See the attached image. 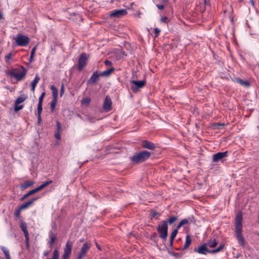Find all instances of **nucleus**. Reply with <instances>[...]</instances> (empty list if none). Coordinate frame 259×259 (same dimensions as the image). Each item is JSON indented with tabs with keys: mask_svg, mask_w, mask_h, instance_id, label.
Masks as SVG:
<instances>
[{
	"mask_svg": "<svg viewBox=\"0 0 259 259\" xmlns=\"http://www.w3.org/2000/svg\"><path fill=\"white\" fill-rule=\"evenodd\" d=\"M242 213L239 212L236 216L235 219V232L236 239L239 244L241 246L245 245V239L242 235Z\"/></svg>",
	"mask_w": 259,
	"mask_h": 259,
	"instance_id": "nucleus-1",
	"label": "nucleus"
},
{
	"mask_svg": "<svg viewBox=\"0 0 259 259\" xmlns=\"http://www.w3.org/2000/svg\"><path fill=\"white\" fill-rule=\"evenodd\" d=\"M27 72L26 68L23 66H19L17 68L12 69L8 74L14 77L17 81L24 79Z\"/></svg>",
	"mask_w": 259,
	"mask_h": 259,
	"instance_id": "nucleus-2",
	"label": "nucleus"
},
{
	"mask_svg": "<svg viewBox=\"0 0 259 259\" xmlns=\"http://www.w3.org/2000/svg\"><path fill=\"white\" fill-rule=\"evenodd\" d=\"M151 156L149 151L143 150L135 153L130 157L131 161L134 164H139L146 161Z\"/></svg>",
	"mask_w": 259,
	"mask_h": 259,
	"instance_id": "nucleus-3",
	"label": "nucleus"
},
{
	"mask_svg": "<svg viewBox=\"0 0 259 259\" xmlns=\"http://www.w3.org/2000/svg\"><path fill=\"white\" fill-rule=\"evenodd\" d=\"M224 247V244H221L219 247L215 249L209 250L207 247L206 244L204 243L201 246H199L198 248L194 249V251L201 254L206 255L207 253H216L221 251Z\"/></svg>",
	"mask_w": 259,
	"mask_h": 259,
	"instance_id": "nucleus-4",
	"label": "nucleus"
},
{
	"mask_svg": "<svg viewBox=\"0 0 259 259\" xmlns=\"http://www.w3.org/2000/svg\"><path fill=\"white\" fill-rule=\"evenodd\" d=\"M157 232L159 237L163 240H166L167 237L168 225L166 221H163L157 227Z\"/></svg>",
	"mask_w": 259,
	"mask_h": 259,
	"instance_id": "nucleus-5",
	"label": "nucleus"
},
{
	"mask_svg": "<svg viewBox=\"0 0 259 259\" xmlns=\"http://www.w3.org/2000/svg\"><path fill=\"white\" fill-rule=\"evenodd\" d=\"M15 41L19 46L26 47L29 44L30 39L26 35L18 34L15 38Z\"/></svg>",
	"mask_w": 259,
	"mask_h": 259,
	"instance_id": "nucleus-6",
	"label": "nucleus"
},
{
	"mask_svg": "<svg viewBox=\"0 0 259 259\" xmlns=\"http://www.w3.org/2000/svg\"><path fill=\"white\" fill-rule=\"evenodd\" d=\"M130 83L132 84L131 90L134 93H137L139 89L143 88L145 86L146 81L132 80L130 81Z\"/></svg>",
	"mask_w": 259,
	"mask_h": 259,
	"instance_id": "nucleus-7",
	"label": "nucleus"
},
{
	"mask_svg": "<svg viewBox=\"0 0 259 259\" xmlns=\"http://www.w3.org/2000/svg\"><path fill=\"white\" fill-rule=\"evenodd\" d=\"M127 13L126 9H116L109 12V16L111 18H119Z\"/></svg>",
	"mask_w": 259,
	"mask_h": 259,
	"instance_id": "nucleus-8",
	"label": "nucleus"
},
{
	"mask_svg": "<svg viewBox=\"0 0 259 259\" xmlns=\"http://www.w3.org/2000/svg\"><path fill=\"white\" fill-rule=\"evenodd\" d=\"M91 246L90 242H87L84 243L81 247L76 259H82L86 255L89 250L91 248Z\"/></svg>",
	"mask_w": 259,
	"mask_h": 259,
	"instance_id": "nucleus-9",
	"label": "nucleus"
},
{
	"mask_svg": "<svg viewBox=\"0 0 259 259\" xmlns=\"http://www.w3.org/2000/svg\"><path fill=\"white\" fill-rule=\"evenodd\" d=\"M73 243L71 242L67 241L64 249V253L62 259H69L71 253Z\"/></svg>",
	"mask_w": 259,
	"mask_h": 259,
	"instance_id": "nucleus-10",
	"label": "nucleus"
},
{
	"mask_svg": "<svg viewBox=\"0 0 259 259\" xmlns=\"http://www.w3.org/2000/svg\"><path fill=\"white\" fill-rule=\"evenodd\" d=\"M87 60V54L85 53H81L78 59V70L79 71H81L86 65Z\"/></svg>",
	"mask_w": 259,
	"mask_h": 259,
	"instance_id": "nucleus-11",
	"label": "nucleus"
},
{
	"mask_svg": "<svg viewBox=\"0 0 259 259\" xmlns=\"http://www.w3.org/2000/svg\"><path fill=\"white\" fill-rule=\"evenodd\" d=\"M103 108L106 112L112 109V101L109 96H106L103 104Z\"/></svg>",
	"mask_w": 259,
	"mask_h": 259,
	"instance_id": "nucleus-12",
	"label": "nucleus"
},
{
	"mask_svg": "<svg viewBox=\"0 0 259 259\" xmlns=\"http://www.w3.org/2000/svg\"><path fill=\"white\" fill-rule=\"evenodd\" d=\"M228 156V152H218L214 154L212 156V161L214 162H217L221 160L223 158Z\"/></svg>",
	"mask_w": 259,
	"mask_h": 259,
	"instance_id": "nucleus-13",
	"label": "nucleus"
},
{
	"mask_svg": "<svg viewBox=\"0 0 259 259\" xmlns=\"http://www.w3.org/2000/svg\"><path fill=\"white\" fill-rule=\"evenodd\" d=\"M38 197H34L31 199V200H29L27 202H26L21 205L18 207L21 210H24L27 208H28L29 207H30L35 201H36L38 199Z\"/></svg>",
	"mask_w": 259,
	"mask_h": 259,
	"instance_id": "nucleus-14",
	"label": "nucleus"
},
{
	"mask_svg": "<svg viewBox=\"0 0 259 259\" xmlns=\"http://www.w3.org/2000/svg\"><path fill=\"white\" fill-rule=\"evenodd\" d=\"M100 76H101L100 74H99L97 71L94 72L92 75L88 80L87 83L92 84H95L99 80Z\"/></svg>",
	"mask_w": 259,
	"mask_h": 259,
	"instance_id": "nucleus-15",
	"label": "nucleus"
},
{
	"mask_svg": "<svg viewBox=\"0 0 259 259\" xmlns=\"http://www.w3.org/2000/svg\"><path fill=\"white\" fill-rule=\"evenodd\" d=\"M141 145L143 148L149 150H154L155 148L154 144L148 140H143Z\"/></svg>",
	"mask_w": 259,
	"mask_h": 259,
	"instance_id": "nucleus-16",
	"label": "nucleus"
},
{
	"mask_svg": "<svg viewBox=\"0 0 259 259\" xmlns=\"http://www.w3.org/2000/svg\"><path fill=\"white\" fill-rule=\"evenodd\" d=\"M232 80L234 82H237L243 87H248L250 85L248 81H244L238 77H235Z\"/></svg>",
	"mask_w": 259,
	"mask_h": 259,
	"instance_id": "nucleus-17",
	"label": "nucleus"
},
{
	"mask_svg": "<svg viewBox=\"0 0 259 259\" xmlns=\"http://www.w3.org/2000/svg\"><path fill=\"white\" fill-rule=\"evenodd\" d=\"M40 80V77L38 74L35 75L34 79L32 80L31 83V90L32 92H34L35 88L37 85V84Z\"/></svg>",
	"mask_w": 259,
	"mask_h": 259,
	"instance_id": "nucleus-18",
	"label": "nucleus"
},
{
	"mask_svg": "<svg viewBox=\"0 0 259 259\" xmlns=\"http://www.w3.org/2000/svg\"><path fill=\"white\" fill-rule=\"evenodd\" d=\"M49 238L50 239V241L48 242V244L49 246L52 247L54 244L55 241L57 239L56 234L53 233L52 231H50L49 232Z\"/></svg>",
	"mask_w": 259,
	"mask_h": 259,
	"instance_id": "nucleus-19",
	"label": "nucleus"
},
{
	"mask_svg": "<svg viewBox=\"0 0 259 259\" xmlns=\"http://www.w3.org/2000/svg\"><path fill=\"white\" fill-rule=\"evenodd\" d=\"M34 182L33 181H26L20 185V188L22 190H25L28 188L31 187L34 184Z\"/></svg>",
	"mask_w": 259,
	"mask_h": 259,
	"instance_id": "nucleus-20",
	"label": "nucleus"
},
{
	"mask_svg": "<svg viewBox=\"0 0 259 259\" xmlns=\"http://www.w3.org/2000/svg\"><path fill=\"white\" fill-rule=\"evenodd\" d=\"M207 246H208L209 247L213 248L215 247L217 244L218 242L215 238H211L209 239L207 242L206 243Z\"/></svg>",
	"mask_w": 259,
	"mask_h": 259,
	"instance_id": "nucleus-21",
	"label": "nucleus"
},
{
	"mask_svg": "<svg viewBox=\"0 0 259 259\" xmlns=\"http://www.w3.org/2000/svg\"><path fill=\"white\" fill-rule=\"evenodd\" d=\"M20 228L22 230V231L23 232L24 236H26L27 235H29L27 229V224L24 221H21L20 224Z\"/></svg>",
	"mask_w": 259,
	"mask_h": 259,
	"instance_id": "nucleus-22",
	"label": "nucleus"
},
{
	"mask_svg": "<svg viewBox=\"0 0 259 259\" xmlns=\"http://www.w3.org/2000/svg\"><path fill=\"white\" fill-rule=\"evenodd\" d=\"M50 89L52 92L53 99L58 100V89L54 85H52L50 87Z\"/></svg>",
	"mask_w": 259,
	"mask_h": 259,
	"instance_id": "nucleus-23",
	"label": "nucleus"
},
{
	"mask_svg": "<svg viewBox=\"0 0 259 259\" xmlns=\"http://www.w3.org/2000/svg\"><path fill=\"white\" fill-rule=\"evenodd\" d=\"M27 99V96L25 95H20L18 98L15 100V105H17L23 102Z\"/></svg>",
	"mask_w": 259,
	"mask_h": 259,
	"instance_id": "nucleus-24",
	"label": "nucleus"
},
{
	"mask_svg": "<svg viewBox=\"0 0 259 259\" xmlns=\"http://www.w3.org/2000/svg\"><path fill=\"white\" fill-rule=\"evenodd\" d=\"M191 241H192V240H191V238L189 234H187L186 236V241H185V245L183 248V250H186L188 248V247L190 246V245L191 243Z\"/></svg>",
	"mask_w": 259,
	"mask_h": 259,
	"instance_id": "nucleus-25",
	"label": "nucleus"
},
{
	"mask_svg": "<svg viewBox=\"0 0 259 259\" xmlns=\"http://www.w3.org/2000/svg\"><path fill=\"white\" fill-rule=\"evenodd\" d=\"M46 95V93L43 92L41 93V95L40 96L39 98V101L37 105V109H42V102L44 98Z\"/></svg>",
	"mask_w": 259,
	"mask_h": 259,
	"instance_id": "nucleus-26",
	"label": "nucleus"
},
{
	"mask_svg": "<svg viewBox=\"0 0 259 259\" xmlns=\"http://www.w3.org/2000/svg\"><path fill=\"white\" fill-rule=\"evenodd\" d=\"M114 68H111L110 69H108L105 71H104L103 72H101L100 74L101 76H108L113 71H114Z\"/></svg>",
	"mask_w": 259,
	"mask_h": 259,
	"instance_id": "nucleus-27",
	"label": "nucleus"
},
{
	"mask_svg": "<svg viewBox=\"0 0 259 259\" xmlns=\"http://www.w3.org/2000/svg\"><path fill=\"white\" fill-rule=\"evenodd\" d=\"M35 192L34 190V189H32L30 191H29L28 192H27L26 194H25V195H24L21 198H20V200L21 201H23L24 200H25L26 198H27V197H28L29 196L31 195H33L34 194H35Z\"/></svg>",
	"mask_w": 259,
	"mask_h": 259,
	"instance_id": "nucleus-28",
	"label": "nucleus"
},
{
	"mask_svg": "<svg viewBox=\"0 0 259 259\" xmlns=\"http://www.w3.org/2000/svg\"><path fill=\"white\" fill-rule=\"evenodd\" d=\"M178 219V217L177 216H172L171 217H169L167 221V224L168 223L169 225H172L174 224L177 220Z\"/></svg>",
	"mask_w": 259,
	"mask_h": 259,
	"instance_id": "nucleus-29",
	"label": "nucleus"
},
{
	"mask_svg": "<svg viewBox=\"0 0 259 259\" xmlns=\"http://www.w3.org/2000/svg\"><path fill=\"white\" fill-rule=\"evenodd\" d=\"M188 221L186 219H183L181 221V222L179 223L178 226H177V229H179L181 227H182L184 225H186L188 224Z\"/></svg>",
	"mask_w": 259,
	"mask_h": 259,
	"instance_id": "nucleus-30",
	"label": "nucleus"
},
{
	"mask_svg": "<svg viewBox=\"0 0 259 259\" xmlns=\"http://www.w3.org/2000/svg\"><path fill=\"white\" fill-rule=\"evenodd\" d=\"M58 100L53 99L52 101L51 102L50 104V109L51 110L52 112H53L54 110L57 102Z\"/></svg>",
	"mask_w": 259,
	"mask_h": 259,
	"instance_id": "nucleus-31",
	"label": "nucleus"
},
{
	"mask_svg": "<svg viewBox=\"0 0 259 259\" xmlns=\"http://www.w3.org/2000/svg\"><path fill=\"white\" fill-rule=\"evenodd\" d=\"M21 211L22 210L19 207H18L17 209H16V210L14 212V215H15V218L20 219Z\"/></svg>",
	"mask_w": 259,
	"mask_h": 259,
	"instance_id": "nucleus-32",
	"label": "nucleus"
},
{
	"mask_svg": "<svg viewBox=\"0 0 259 259\" xmlns=\"http://www.w3.org/2000/svg\"><path fill=\"white\" fill-rule=\"evenodd\" d=\"M13 56V54L12 52L9 53L7 55H6L5 57L6 62L7 64H9V61L12 58Z\"/></svg>",
	"mask_w": 259,
	"mask_h": 259,
	"instance_id": "nucleus-33",
	"label": "nucleus"
},
{
	"mask_svg": "<svg viewBox=\"0 0 259 259\" xmlns=\"http://www.w3.org/2000/svg\"><path fill=\"white\" fill-rule=\"evenodd\" d=\"M42 109H37V119L38 123L40 124L41 122V113Z\"/></svg>",
	"mask_w": 259,
	"mask_h": 259,
	"instance_id": "nucleus-34",
	"label": "nucleus"
},
{
	"mask_svg": "<svg viewBox=\"0 0 259 259\" xmlns=\"http://www.w3.org/2000/svg\"><path fill=\"white\" fill-rule=\"evenodd\" d=\"M91 102V99L90 98H83L81 101V103L84 105H89Z\"/></svg>",
	"mask_w": 259,
	"mask_h": 259,
	"instance_id": "nucleus-35",
	"label": "nucleus"
},
{
	"mask_svg": "<svg viewBox=\"0 0 259 259\" xmlns=\"http://www.w3.org/2000/svg\"><path fill=\"white\" fill-rule=\"evenodd\" d=\"M61 131V124L59 121H57L56 122V132H60Z\"/></svg>",
	"mask_w": 259,
	"mask_h": 259,
	"instance_id": "nucleus-36",
	"label": "nucleus"
},
{
	"mask_svg": "<svg viewBox=\"0 0 259 259\" xmlns=\"http://www.w3.org/2000/svg\"><path fill=\"white\" fill-rule=\"evenodd\" d=\"M1 249L4 253L5 255L10 253L9 250L5 246H1Z\"/></svg>",
	"mask_w": 259,
	"mask_h": 259,
	"instance_id": "nucleus-37",
	"label": "nucleus"
},
{
	"mask_svg": "<svg viewBox=\"0 0 259 259\" xmlns=\"http://www.w3.org/2000/svg\"><path fill=\"white\" fill-rule=\"evenodd\" d=\"M23 108V105H15L14 110L15 112H18Z\"/></svg>",
	"mask_w": 259,
	"mask_h": 259,
	"instance_id": "nucleus-38",
	"label": "nucleus"
},
{
	"mask_svg": "<svg viewBox=\"0 0 259 259\" xmlns=\"http://www.w3.org/2000/svg\"><path fill=\"white\" fill-rule=\"evenodd\" d=\"M172 256H175L176 257H181L182 254L180 253L176 252H171L170 253Z\"/></svg>",
	"mask_w": 259,
	"mask_h": 259,
	"instance_id": "nucleus-39",
	"label": "nucleus"
},
{
	"mask_svg": "<svg viewBox=\"0 0 259 259\" xmlns=\"http://www.w3.org/2000/svg\"><path fill=\"white\" fill-rule=\"evenodd\" d=\"M160 32V30L158 28H155L154 29V34L155 37H158Z\"/></svg>",
	"mask_w": 259,
	"mask_h": 259,
	"instance_id": "nucleus-40",
	"label": "nucleus"
},
{
	"mask_svg": "<svg viewBox=\"0 0 259 259\" xmlns=\"http://www.w3.org/2000/svg\"><path fill=\"white\" fill-rule=\"evenodd\" d=\"M25 243H26V248H28L29 247V235H27L26 236H25Z\"/></svg>",
	"mask_w": 259,
	"mask_h": 259,
	"instance_id": "nucleus-41",
	"label": "nucleus"
},
{
	"mask_svg": "<svg viewBox=\"0 0 259 259\" xmlns=\"http://www.w3.org/2000/svg\"><path fill=\"white\" fill-rule=\"evenodd\" d=\"M178 230L179 229H177V228H176V229H175L171 233V236H172V237H176V236H177V234H178Z\"/></svg>",
	"mask_w": 259,
	"mask_h": 259,
	"instance_id": "nucleus-42",
	"label": "nucleus"
},
{
	"mask_svg": "<svg viewBox=\"0 0 259 259\" xmlns=\"http://www.w3.org/2000/svg\"><path fill=\"white\" fill-rule=\"evenodd\" d=\"M44 188L42 187V186L41 185H40L39 186H38V187L37 188H35V189H33L35 193L40 190H41L42 189H43Z\"/></svg>",
	"mask_w": 259,
	"mask_h": 259,
	"instance_id": "nucleus-43",
	"label": "nucleus"
},
{
	"mask_svg": "<svg viewBox=\"0 0 259 259\" xmlns=\"http://www.w3.org/2000/svg\"><path fill=\"white\" fill-rule=\"evenodd\" d=\"M64 93V84H62L61 90H60V96L62 97Z\"/></svg>",
	"mask_w": 259,
	"mask_h": 259,
	"instance_id": "nucleus-44",
	"label": "nucleus"
},
{
	"mask_svg": "<svg viewBox=\"0 0 259 259\" xmlns=\"http://www.w3.org/2000/svg\"><path fill=\"white\" fill-rule=\"evenodd\" d=\"M60 133V132H56L55 134V137L58 140L61 139V135Z\"/></svg>",
	"mask_w": 259,
	"mask_h": 259,
	"instance_id": "nucleus-45",
	"label": "nucleus"
},
{
	"mask_svg": "<svg viewBox=\"0 0 259 259\" xmlns=\"http://www.w3.org/2000/svg\"><path fill=\"white\" fill-rule=\"evenodd\" d=\"M167 20V17L165 16L161 18V22L162 23H167L166 20Z\"/></svg>",
	"mask_w": 259,
	"mask_h": 259,
	"instance_id": "nucleus-46",
	"label": "nucleus"
},
{
	"mask_svg": "<svg viewBox=\"0 0 259 259\" xmlns=\"http://www.w3.org/2000/svg\"><path fill=\"white\" fill-rule=\"evenodd\" d=\"M156 7L159 10H163L164 8V6L163 5L157 4Z\"/></svg>",
	"mask_w": 259,
	"mask_h": 259,
	"instance_id": "nucleus-47",
	"label": "nucleus"
},
{
	"mask_svg": "<svg viewBox=\"0 0 259 259\" xmlns=\"http://www.w3.org/2000/svg\"><path fill=\"white\" fill-rule=\"evenodd\" d=\"M104 63L106 66H111L112 65L111 62L109 60H105Z\"/></svg>",
	"mask_w": 259,
	"mask_h": 259,
	"instance_id": "nucleus-48",
	"label": "nucleus"
},
{
	"mask_svg": "<svg viewBox=\"0 0 259 259\" xmlns=\"http://www.w3.org/2000/svg\"><path fill=\"white\" fill-rule=\"evenodd\" d=\"M35 50H36V47H34L32 50H31V56H34V54H35Z\"/></svg>",
	"mask_w": 259,
	"mask_h": 259,
	"instance_id": "nucleus-49",
	"label": "nucleus"
},
{
	"mask_svg": "<svg viewBox=\"0 0 259 259\" xmlns=\"http://www.w3.org/2000/svg\"><path fill=\"white\" fill-rule=\"evenodd\" d=\"M53 181L52 180L48 181L45 182H44L46 186L49 185L50 184H52Z\"/></svg>",
	"mask_w": 259,
	"mask_h": 259,
	"instance_id": "nucleus-50",
	"label": "nucleus"
},
{
	"mask_svg": "<svg viewBox=\"0 0 259 259\" xmlns=\"http://www.w3.org/2000/svg\"><path fill=\"white\" fill-rule=\"evenodd\" d=\"M49 253V251H44V252H43V255H44V256H47L48 255Z\"/></svg>",
	"mask_w": 259,
	"mask_h": 259,
	"instance_id": "nucleus-51",
	"label": "nucleus"
},
{
	"mask_svg": "<svg viewBox=\"0 0 259 259\" xmlns=\"http://www.w3.org/2000/svg\"><path fill=\"white\" fill-rule=\"evenodd\" d=\"M249 3L254 7V3L253 0H250Z\"/></svg>",
	"mask_w": 259,
	"mask_h": 259,
	"instance_id": "nucleus-52",
	"label": "nucleus"
},
{
	"mask_svg": "<svg viewBox=\"0 0 259 259\" xmlns=\"http://www.w3.org/2000/svg\"><path fill=\"white\" fill-rule=\"evenodd\" d=\"M5 256H6V259H11V256H10V253L5 255Z\"/></svg>",
	"mask_w": 259,
	"mask_h": 259,
	"instance_id": "nucleus-53",
	"label": "nucleus"
},
{
	"mask_svg": "<svg viewBox=\"0 0 259 259\" xmlns=\"http://www.w3.org/2000/svg\"><path fill=\"white\" fill-rule=\"evenodd\" d=\"M33 58H34V56H31V55H30V58H29V62H31L33 61Z\"/></svg>",
	"mask_w": 259,
	"mask_h": 259,
	"instance_id": "nucleus-54",
	"label": "nucleus"
},
{
	"mask_svg": "<svg viewBox=\"0 0 259 259\" xmlns=\"http://www.w3.org/2000/svg\"><path fill=\"white\" fill-rule=\"evenodd\" d=\"M175 237H172L170 235L169 241H174V240L175 239Z\"/></svg>",
	"mask_w": 259,
	"mask_h": 259,
	"instance_id": "nucleus-55",
	"label": "nucleus"
},
{
	"mask_svg": "<svg viewBox=\"0 0 259 259\" xmlns=\"http://www.w3.org/2000/svg\"><path fill=\"white\" fill-rule=\"evenodd\" d=\"M175 237H172L170 235L169 241H174V240L175 239Z\"/></svg>",
	"mask_w": 259,
	"mask_h": 259,
	"instance_id": "nucleus-56",
	"label": "nucleus"
},
{
	"mask_svg": "<svg viewBox=\"0 0 259 259\" xmlns=\"http://www.w3.org/2000/svg\"><path fill=\"white\" fill-rule=\"evenodd\" d=\"M4 18L3 14L1 12H0V20H2Z\"/></svg>",
	"mask_w": 259,
	"mask_h": 259,
	"instance_id": "nucleus-57",
	"label": "nucleus"
},
{
	"mask_svg": "<svg viewBox=\"0 0 259 259\" xmlns=\"http://www.w3.org/2000/svg\"><path fill=\"white\" fill-rule=\"evenodd\" d=\"M158 214V212H154L153 213V217H155L156 215H157Z\"/></svg>",
	"mask_w": 259,
	"mask_h": 259,
	"instance_id": "nucleus-58",
	"label": "nucleus"
},
{
	"mask_svg": "<svg viewBox=\"0 0 259 259\" xmlns=\"http://www.w3.org/2000/svg\"><path fill=\"white\" fill-rule=\"evenodd\" d=\"M169 244H170V246H172V245H173V241H169Z\"/></svg>",
	"mask_w": 259,
	"mask_h": 259,
	"instance_id": "nucleus-59",
	"label": "nucleus"
},
{
	"mask_svg": "<svg viewBox=\"0 0 259 259\" xmlns=\"http://www.w3.org/2000/svg\"><path fill=\"white\" fill-rule=\"evenodd\" d=\"M41 185L42 186V187H43V188H45L46 187H47V186H46V185L45 184V183H42V184H41Z\"/></svg>",
	"mask_w": 259,
	"mask_h": 259,
	"instance_id": "nucleus-60",
	"label": "nucleus"
},
{
	"mask_svg": "<svg viewBox=\"0 0 259 259\" xmlns=\"http://www.w3.org/2000/svg\"><path fill=\"white\" fill-rule=\"evenodd\" d=\"M97 248L100 249V248H99V246H97Z\"/></svg>",
	"mask_w": 259,
	"mask_h": 259,
	"instance_id": "nucleus-61",
	"label": "nucleus"
},
{
	"mask_svg": "<svg viewBox=\"0 0 259 259\" xmlns=\"http://www.w3.org/2000/svg\"><path fill=\"white\" fill-rule=\"evenodd\" d=\"M97 248L100 249V248H99V246H97Z\"/></svg>",
	"mask_w": 259,
	"mask_h": 259,
	"instance_id": "nucleus-62",
	"label": "nucleus"
},
{
	"mask_svg": "<svg viewBox=\"0 0 259 259\" xmlns=\"http://www.w3.org/2000/svg\"><path fill=\"white\" fill-rule=\"evenodd\" d=\"M257 128L259 130V125L257 126Z\"/></svg>",
	"mask_w": 259,
	"mask_h": 259,
	"instance_id": "nucleus-63",
	"label": "nucleus"
},
{
	"mask_svg": "<svg viewBox=\"0 0 259 259\" xmlns=\"http://www.w3.org/2000/svg\"><path fill=\"white\" fill-rule=\"evenodd\" d=\"M258 236H259V233H258Z\"/></svg>",
	"mask_w": 259,
	"mask_h": 259,
	"instance_id": "nucleus-64",
	"label": "nucleus"
}]
</instances>
